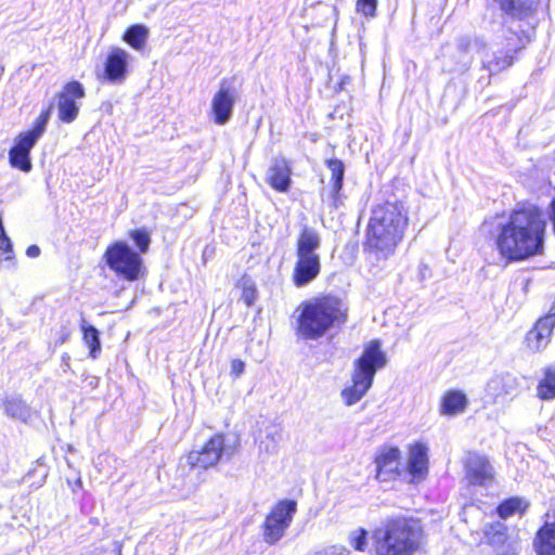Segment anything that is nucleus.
<instances>
[{
  "instance_id": "36",
  "label": "nucleus",
  "mask_w": 555,
  "mask_h": 555,
  "mask_svg": "<svg viewBox=\"0 0 555 555\" xmlns=\"http://www.w3.org/2000/svg\"><path fill=\"white\" fill-rule=\"evenodd\" d=\"M377 9V0H358L357 12L365 17H374Z\"/></svg>"
},
{
  "instance_id": "45",
  "label": "nucleus",
  "mask_w": 555,
  "mask_h": 555,
  "mask_svg": "<svg viewBox=\"0 0 555 555\" xmlns=\"http://www.w3.org/2000/svg\"><path fill=\"white\" fill-rule=\"evenodd\" d=\"M206 248L203 250V258H205Z\"/></svg>"
},
{
  "instance_id": "16",
  "label": "nucleus",
  "mask_w": 555,
  "mask_h": 555,
  "mask_svg": "<svg viewBox=\"0 0 555 555\" xmlns=\"http://www.w3.org/2000/svg\"><path fill=\"white\" fill-rule=\"evenodd\" d=\"M327 169L331 171L330 179V191L326 197H322L323 202H326L328 206L337 209L343 205V185L345 179V164L338 158H330L325 160Z\"/></svg>"
},
{
  "instance_id": "22",
  "label": "nucleus",
  "mask_w": 555,
  "mask_h": 555,
  "mask_svg": "<svg viewBox=\"0 0 555 555\" xmlns=\"http://www.w3.org/2000/svg\"><path fill=\"white\" fill-rule=\"evenodd\" d=\"M494 2L505 15L516 20L531 16L538 4V0H494Z\"/></svg>"
},
{
  "instance_id": "10",
  "label": "nucleus",
  "mask_w": 555,
  "mask_h": 555,
  "mask_svg": "<svg viewBox=\"0 0 555 555\" xmlns=\"http://www.w3.org/2000/svg\"><path fill=\"white\" fill-rule=\"evenodd\" d=\"M240 87L235 77L223 78L210 103V114L215 124L223 126L233 115L235 102L240 98Z\"/></svg>"
},
{
  "instance_id": "44",
  "label": "nucleus",
  "mask_w": 555,
  "mask_h": 555,
  "mask_svg": "<svg viewBox=\"0 0 555 555\" xmlns=\"http://www.w3.org/2000/svg\"><path fill=\"white\" fill-rule=\"evenodd\" d=\"M76 486H77V487H79V488H81V487H82V481H81V479H80V478H78V479H77V481H76Z\"/></svg>"
},
{
  "instance_id": "30",
  "label": "nucleus",
  "mask_w": 555,
  "mask_h": 555,
  "mask_svg": "<svg viewBox=\"0 0 555 555\" xmlns=\"http://www.w3.org/2000/svg\"><path fill=\"white\" fill-rule=\"evenodd\" d=\"M527 507L528 503L525 500L518 496H514L500 503V505L496 507V513L500 518L506 519L516 513H524Z\"/></svg>"
},
{
  "instance_id": "35",
  "label": "nucleus",
  "mask_w": 555,
  "mask_h": 555,
  "mask_svg": "<svg viewBox=\"0 0 555 555\" xmlns=\"http://www.w3.org/2000/svg\"><path fill=\"white\" fill-rule=\"evenodd\" d=\"M367 531L364 528L352 530L348 535L349 544L359 552H364L367 547Z\"/></svg>"
},
{
  "instance_id": "3",
  "label": "nucleus",
  "mask_w": 555,
  "mask_h": 555,
  "mask_svg": "<svg viewBox=\"0 0 555 555\" xmlns=\"http://www.w3.org/2000/svg\"><path fill=\"white\" fill-rule=\"evenodd\" d=\"M408 225V212L402 202L386 201L372 208L366 230V246L378 258L393 254Z\"/></svg>"
},
{
  "instance_id": "43",
  "label": "nucleus",
  "mask_w": 555,
  "mask_h": 555,
  "mask_svg": "<svg viewBox=\"0 0 555 555\" xmlns=\"http://www.w3.org/2000/svg\"><path fill=\"white\" fill-rule=\"evenodd\" d=\"M4 231H5V229H4V225H3L2 214L0 212V233H2Z\"/></svg>"
},
{
  "instance_id": "6",
  "label": "nucleus",
  "mask_w": 555,
  "mask_h": 555,
  "mask_svg": "<svg viewBox=\"0 0 555 555\" xmlns=\"http://www.w3.org/2000/svg\"><path fill=\"white\" fill-rule=\"evenodd\" d=\"M321 246V237L317 230L305 225L297 238L296 261L292 281L298 288L311 284L321 273V258L317 250Z\"/></svg>"
},
{
  "instance_id": "15",
  "label": "nucleus",
  "mask_w": 555,
  "mask_h": 555,
  "mask_svg": "<svg viewBox=\"0 0 555 555\" xmlns=\"http://www.w3.org/2000/svg\"><path fill=\"white\" fill-rule=\"evenodd\" d=\"M555 327L554 307L544 317L540 318L532 330L526 335L527 346L530 350L539 352L544 350L550 341Z\"/></svg>"
},
{
  "instance_id": "23",
  "label": "nucleus",
  "mask_w": 555,
  "mask_h": 555,
  "mask_svg": "<svg viewBox=\"0 0 555 555\" xmlns=\"http://www.w3.org/2000/svg\"><path fill=\"white\" fill-rule=\"evenodd\" d=\"M533 547L537 555H555V522H545L538 530Z\"/></svg>"
},
{
  "instance_id": "32",
  "label": "nucleus",
  "mask_w": 555,
  "mask_h": 555,
  "mask_svg": "<svg viewBox=\"0 0 555 555\" xmlns=\"http://www.w3.org/2000/svg\"><path fill=\"white\" fill-rule=\"evenodd\" d=\"M208 455V441L204 442L201 451H191L186 456V464L191 467V470L195 472L196 469L203 468L206 470L208 468L207 462Z\"/></svg>"
},
{
  "instance_id": "31",
  "label": "nucleus",
  "mask_w": 555,
  "mask_h": 555,
  "mask_svg": "<svg viewBox=\"0 0 555 555\" xmlns=\"http://www.w3.org/2000/svg\"><path fill=\"white\" fill-rule=\"evenodd\" d=\"M538 397L542 400H552L555 398V369L545 370L544 377L538 385Z\"/></svg>"
},
{
  "instance_id": "25",
  "label": "nucleus",
  "mask_w": 555,
  "mask_h": 555,
  "mask_svg": "<svg viewBox=\"0 0 555 555\" xmlns=\"http://www.w3.org/2000/svg\"><path fill=\"white\" fill-rule=\"evenodd\" d=\"M282 441V428L280 425L271 424L264 430V438L259 439L258 449L262 460L274 455L279 451Z\"/></svg>"
},
{
  "instance_id": "29",
  "label": "nucleus",
  "mask_w": 555,
  "mask_h": 555,
  "mask_svg": "<svg viewBox=\"0 0 555 555\" xmlns=\"http://www.w3.org/2000/svg\"><path fill=\"white\" fill-rule=\"evenodd\" d=\"M81 332L82 339L89 347V356L92 359H96L102 350L99 330L93 325L87 324L86 321L82 320Z\"/></svg>"
},
{
  "instance_id": "34",
  "label": "nucleus",
  "mask_w": 555,
  "mask_h": 555,
  "mask_svg": "<svg viewBox=\"0 0 555 555\" xmlns=\"http://www.w3.org/2000/svg\"><path fill=\"white\" fill-rule=\"evenodd\" d=\"M242 294L241 300L247 306L251 307L255 305L258 298V292L255 283L249 279H242L241 281Z\"/></svg>"
},
{
  "instance_id": "39",
  "label": "nucleus",
  "mask_w": 555,
  "mask_h": 555,
  "mask_svg": "<svg viewBox=\"0 0 555 555\" xmlns=\"http://www.w3.org/2000/svg\"><path fill=\"white\" fill-rule=\"evenodd\" d=\"M245 370V363L242 360L235 359L231 363V375L238 377Z\"/></svg>"
},
{
  "instance_id": "27",
  "label": "nucleus",
  "mask_w": 555,
  "mask_h": 555,
  "mask_svg": "<svg viewBox=\"0 0 555 555\" xmlns=\"http://www.w3.org/2000/svg\"><path fill=\"white\" fill-rule=\"evenodd\" d=\"M467 404L466 396L460 390H449L442 398L441 413L455 415L464 411Z\"/></svg>"
},
{
  "instance_id": "2",
  "label": "nucleus",
  "mask_w": 555,
  "mask_h": 555,
  "mask_svg": "<svg viewBox=\"0 0 555 555\" xmlns=\"http://www.w3.org/2000/svg\"><path fill=\"white\" fill-rule=\"evenodd\" d=\"M348 305L327 294L304 300L295 310V332L304 340H318L347 322Z\"/></svg>"
},
{
  "instance_id": "19",
  "label": "nucleus",
  "mask_w": 555,
  "mask_h": 555,
  "mask_svg": "<svg viewBox=\"0 0 555 555\" xmlns=\"http://www.w3.org/2000/svg\"><path fill=\"white\" fill-rule=\"evenodd\" d=\"M240 446V439L234 435H218L210 438V466L220 461L230 460Z\"/></svg>"
},
{
  "instance_id": "12",
  "label": "nucleus",
  "mask_w": 555,
  "mask_h": 555,
  "mask_svg": "<svg viewBox=\"0 0 555 555\" xmlns=\"http://www.w3.org/2000/svg\"><path fill=\"white\" fill-rule=\"evenodd\" d=\"M131 60V54L126 50L118 47L112 48L104 60L102 69L96 72L98 79L112 86L122 85L129 75Z\"/></svg>"
},
{
  "instance_id": "1",
  "label": "nucleus",
  "mask_w": 555,
  "mask_h": 555,
  "mask_svg": "<svg viewBox=\"0 0 555 555\" xmlns=\"http://www.w3.org/2000/svg\"><path fill=\"white\" fill-rule=\"evenodd\" d=\"M546 220L543 209L532 202H519L496 225L495 245L508 262L543 254Z\"/></svg>"
},
{
  "instance_id": "7",
  "label": "nucleus",
  "mask_w": 555,
  "mask_h": 555,
  "mask_svg": "<svg viewBox=\"0 0 555 555\" xmlns=\"http://www.w3.org/2000/svg\"><path fill=\"white\" fill-rule=\"evenodd\" d=\"M52 112V104L37 117L31 129L20 133L9 151V162L13 168L29 172L33 168L30 152L44 133Z\"/></svg>"
},
{
  "instance_id": "8",
  "label": "nucleus",
  "mask_w": 555,
  "mask_h": 555,
  "mask_svg": "<svg viewBox=\"0 0 555 555\" xmlns=\"http://www.w3.org/2000/svg\"><path fill=\"white\" fill-rule=\"evenodd\" d=\"M104 259L109 270L130 282L137 281L143 270L140 254L124 241L109 245L105 250Z\"/></svg>"
},
{
  "instance_id": "33",
  "label": "nucleus",
  "mask_w": 555,
  "mask_h": 555,
  "mask_svg": "<svg viewBox=\"0 0 555 555\" xmlns=\"http://www.w3.org/2000/svg\"><path fill=\"white\" fill-rule=\"evenodd\" d=\"M129 236L137 246L140 255L147 253L151 244V235L146 229L141 228L132 230L130 231Z\"/></svg>"
},
{
  "instance_id": "21",
  "label": "nucleus",
  "mask_w": 555,
  "mask_h": 555,
  "mask_svg": "<svg viewBox=\"0 0 555 555\" xmlns=\"http://www.w3.org/2000/svg\"><path fill=\"white\" fill-rule=\"evenodd\" d=\"M268 183L279 192H286L291 185V167L288 162L283 157H276L267 175Z\"/></svg>"
},
{
  "instance_id": "13",
  "label": "nucleus",
  "mask_w": 555,
  "mask_h": 555,
  "mask_svg": "<svg viewBox=\"0 0 555 555\" xmlns=\"http://www.w3.org/2000/svg\"><path fill=\"white\" fill-rule=\"evenodd\" d=\"M483 542L495 555H517L518 540L508 535V528L502 521L488 522L482 528Z\"/></svg>"
},
{
  "instance_id": "38",
  "label": "nucleus",
  "mask_w": 555,
  "mask_h": 555,
  "mask_svg": "<svg viewBox=\"0 0 555 555\" xmlns=\"http://www.w3.org/2000/svg\"><path fill=\"white\" fill-rule=\"evenodd\" d=\"M502 385L504 392L507 395H511L513 392V389L516 386V378L512 375H506L502 377Z\"/></svg>"
},
{
  "instance_id": "37",
  "label": "nucleus",
  "mask_w": 555,
  "mask_h": 555,
  "mask_svg": "<svg viewBox=\"0 0 555 555\" xmlns=\"http://www.w3.org/2000/svg\"><path fill=\"white\" fill-rule=\"evenodd\" d=\"M0 251L7 254L5 260H13V244L7 232L0 233Z\"/></svg>"
},
{
  "instance_id": "18",
  "label": "nucleus",
  "mask_w": 555,
  "mask_h": 555,
  "mask_svg": "<svg viewBox=\"0 0 555 555\" xmlns=\"http://www.w3.org/2000/svg\"><path fill=\"white\" fill-rule=\"evenodd\" d=\"M515 52V49H508L506 51L493 50L489 52L485 43V50H481L479 53L481 56V68L489 73V77L499 74L513 65Z\"/></svg>"
},
{
  "instance_id": "14",
  "label": "nucleus",
  "mask_w": 555,
  "mask_h": 555,
  "mask_svg": "<svg viewBox=\"0 0 555 555\" xmlns=\"http://www.w3.org/2000/svg\"><path fill=\"white\" fill-rule=\"evenodd\" d=\"M85 95V88L77 80H72L63 87V90L56 95L59 118L63 122L69 124L76 119L79 112L76 100L82 99Z\"/></svg>"
},
{
  "instance_id": "17",
  "label": "nucleus",
  "mask_w": 555,
  "mask_h": 555,
  "mask_svg": "<svg viewBox=\"0 0 555 555\" xmlns=\"http://www.w3.org/2000/svg\"><path fill=\"white\" fill-rule=\"evenodd\" d=\"M401 452L397 447H385L376 456V478L379 481H389L399 476Z\"/></svg>"
},
{
  "instance_id": "24",
  "label": "nucleus",
  "mask_w": 555,
  "mask_h": 555,
  "mask_svg": "<svg viewBox=\"0 0 555 555\" xmlns=\"http://www.w3.org/2000/svg\"><path fill=\"white\" fill-rule=\"evenodd\" d=\"M427 448L423 443H415L410 448L408 472L413 478H423L428 469Z\"/></svg>"
},
{
  "instance_id": "42",
  "label": "nucleus",
  "mask_w": 555,
  "mask_h": 555,
  "mask_svg": "<svg viewBox=\"0 0 555 555\" xmlns=\"http://www.w3.org/2000/svg\"><path fill=\"white\" fill-rule=\"evenodd\" d=\"M67 337L68 335L67 334H63L57 340H56V345H62L64 344L66 340H67Z\"/></svg>"
},
{
  "instance_id": "4",
  "label": "nucleus",
  "mask_w": 555,
  "mask_h": 555,
  "mask_svg": "<svg viewBox=\"0 0 555 555\" xmlns=\"http://www.w3.org/2000/svg\"><path fill=\"white\" fill-rule=\"evenodd\" d=\"M376 555H415L423 544L418 520L404 516L385 519L372 533Z\"/></svg>"
},
{
  "instance_id": "20",
  "label": "nucleus",
  "mask_w": 555,
  "mask_h": 555,
  "mask_svg": "<svg viewBox=\"0 0 555 555\" xmlns=\"http://www.w3.org/2000/svg\"><path fill=\"white\" fill-rule=\"evenodd\" d=\"M466 478L469 483L483 486L492 478V467L486 457L469 453L465 464Z\"/></svg>"
},
{
  "instance_id": "26",
  "label": "nucleus",
  "mask_w": 555,
  "mask_h": 555,
  "mask_svg": "<svg viewBox=\"0 0 555 555\" xmlns=\"http://www.w3.org/2000/svg\"><path fill=\"white\" fill-rule=\"evenodd\" d=\"M4 413L8 417L27 423L31 418V408L20 395H12L3 401Z\"/></svg>"
},
{
  "instance_id": "5",
  "label": "nucleus",
  "mask_w": 555,
  "mask_h": 555,
  "mask_svg": "<svg viewBox=\"0 0 555 555\" xmlns=\"http://www.w3.org/2000/svg\"><path fill=\"white\" fill-rule=\"evenodd\" d=\"M387 363L386 353L382 350L380 341H370L361 357L354 361V369L351 374V385L346 386L340 397L345 405L351 406L358 403L373 385L376 372Z\"/></svg>"
},
{
  "instance_id": "9",
  "label": "nucleus",
  "mask_w": 555,
  "mask_h": 555,
  "mask_svg": "<svg viewBox=\"0 0 555 555\" xmlns=\"http://www.w3.org/2000/svg\"><path fill=\"white\" fill-rule=\"evenodd\" d=\"M296 512V501L287 499L279 501L262 524L263 542L268 545L276 544L285 535Z\"/></svg>"
},
{
  "instance_id": "40",
  "label": "nucleus",
  "mask_w": 555,
  "mask_h": 555,
  "mask_svg": "<svg viewBox=\"0 0 555 555\" xmlns=\"http://www.w3.org/2000/svg\"><path fill=\"white\" fill-rule=\"evenodd\" d=\"M40 247L38 245H30L27 247L26 249V255L29 257V258H36L40 255Z\"/></svg>"
},
{
  "instance_id": "11",
  "label": "nucleus",
  "mask_w": 555,
  "mask_h": 555,
  "mask_svg": "<svg viewBox=\"0 0 555 555\" xmlns=\"http://www.w3.org/2000/svg\"><path fill=\"white\" fill-rule=\"evenodd\" d=\"M485 50V41L479 37L462 36L455 41V49L444 62V68L450 73H466L474 60V54Z\"/></svg>"
},
{
  "instance_id": "41",
  "label": "nucleus",
  "mask_w": 555,
  "mask_h": 555,
  "mask_svg": "<svg viewBox=\"0 0 555 555\" xmlns=\"http://www.w3.org/2000/svg\"><path fill=\"white\" fill-rule=\"evenodd\" d=\"M70 356L65 352L62 354V367H63V371L66 373L69 369H70Z\"/></svg>"
},
{
  "instance_id": "28",
  "label": "nucleus",
  "mask_w": 555,
  "mask_h": 555,
  "mask_svg": "<svg viewBox=\"0 0 555 555\" xmlns=\"http://www.w3.org/2000/svg\"><path fill=\"white\" fill-rule=\"evenodd\" d=\"M149 35L150 30L145 25L134 24L127 28L122 36V39L132 49L140 51L145 47L146 41L149 39Z\"/></svg>"
}]
</instances>
